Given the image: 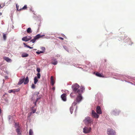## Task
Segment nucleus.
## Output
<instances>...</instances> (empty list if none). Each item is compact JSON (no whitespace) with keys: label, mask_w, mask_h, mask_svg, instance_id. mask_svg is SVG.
I'll list each match as a JSON object with an SVG mask.
<instances>
[{"label":"nucleus","mask_w":135,"mask_h":135,"mask_svg":"<svg viewBox=\"0 0 135 135\" xmlns=\"http://www.w3.org/2000/svg\"><path fill=\"white\" fill-rule=\"evenodd\" d=\"M79 85L77 83L75 84L72 85V88L74 92V93H78L79 95L81 94L82 93L83 90L84 89L83 88L82 90H80L79 89Z\"/></svg>","instance_id":"nucleus-1"},{"label":"nucleus","mask_w":135,"mask_h":135,"mask_svg":"<svg viewBox=\"0 0 135 135\" xmlns=\"http://www.w3.org/2000/svg\"><path fill=\"white\" fill-rule=\"evenodd\" d=\"M92 121V119H91L90 117H86L84 120L85 124L86 125L91 123Z\"/></svg>","instance_id":"nucleus-2"},{"label":"nucleus","mask_w":135,"mask_h":135,"mask_svg":"<svg viewBox=\"0 0 135 135\" xmlns=\"http://www.w3.org/2000/svg\"><path fill=\"white\" fill-rule=\"evenodd\" d=\"M108 135H115V132L113 129L108 128L107 130Z\"/></svg>","instance_id":"nucleus-3"},{"label":"nucleus","mask_w":135,"mask_h":135,"mask_svg":"<svg viewBox=\"0 0 135 135\" xmlns=\"http://www.w3.org/2000/svg\"><path fill=\"white\" fill-rule=\"evenodd\" d=\"M91 129L90 127H85L83 129V132L85 134L89 133Z\"/></svg>","instance_id":"nucleus-4"},{"label":"nucleus","mask_w":135,"mask_h":135,"mask_svg":"<svg viewBox=\"0 0 135 135\" xmlns=\"http://www.w3.org/2000/svg\"><path fill=\"white\" fill-rule=\"evenodd\" d=\"M44 36V35H40L39 34H38L34 38L31 40V42H32L33 43H34L37 40L39 39L40 38L42 37L43 36Z\"/></svg>","instance_id":"nucleus-5"},{"label":"nucleus","mask_w":135,"mask_h":135,"mask_svg":"<svg viewBox=\"0 0 135 135\" xmlns=\"http://www.w3.org/2000/svg\"><path fill=\"white\" fill-rule=\"evenodd\" d=\"M82 99V97L81 94L79 95H78L76 98V101L77 103L80 102Z\"/></svg>","instance_id":"nucleus-6"},{"label":"nucleus","mask_w":135,"mask_h":135,"mask_svg":"<svg viewBox=\"0 0 135 135\" xmlns=\"http://www.w3.org/2000/svg\"><path fill=\"white\" fill-rule=\"evenodd\" d=\"M91 113L92 116L94 118H98L99 117V115L97 114L95 112L94 110H92L91 111Z\"/></svg>","instance_id":"nucleus-7"},{"label":"nucleus","mask_w":135,"mask_h":135,"mask_svg":"<svg viewBox=\"0 0 135 135\" xmlns=\"http://www.w3.org/2000/svg\"><path fill=\"white\" fill-rule=\"evenodd\" d=\"M96 112L97 113L99 114L102 113V112L100 107L99 106H97L96 108Z\"/></svg>","instance_id":"nucleus-8"},{"label":"nucleus","mask_w":135,"mask_h":135,"mask_svg":"<svg viewBox=\"0 0 135 135\" xmlns=\"http://www.w3.org/2000/svg\"><path fill=\"white\" fill-rule=\"evenodd\" d=\"M66 94L65 93H64L61 95V99L62 100L64 101H66Z\"/></svg>","instance_id":"nucleus-9"},{"label":"nucleus","mask_w":135,"mask_h":135,"mask_svg":"<svg viewBox=\"0 0 135 135\" xmlns=\"http://www.w3.org/2000/svg\"><path fill=\"white\" fill-rule=\"evenodd\" d=\"M25 80V77H24L22 79H20L18 82V85H21L24 82Z\"/></svg>","instance_id":"nucleus-10"},{"label":"nucleus","mask_w":135,"mask_h":135,"mask_svg":"<svg viewBox=\"0 0 135 135\" xmlns=\"http://www.w3.org/2000/svg\"><path fill=\"white\" fill-rule=\"evenodd\" d=\"M3 59L8 62H10L11 61V59L8 57H3Z\"/></svg>","instance_id":"nucleus-11"},{"label":"nucleus","mask_w":135,"mask_h":135,"mask_svg":"<svg viewBox=\"0 0 135 135\" xmlns=\"http://www.w3.org/2000/svg\"><path fill=\"white\" fill-rule=\"evenodd\" d=\"M51 83L52 86L54 85L55 83L53 77L52 76L51 77Z\"/></svg>","instance_id":"nucleus-12"},{"label":"nucleus","mask_w":135,"mask_h":135,"mask_svg":"<svg viewBox=\"0 0 135 135\" xmlns=\"http://www.w3.org/2000/svg\"><path fill=\"white\" fill-rule=\"evenodd\" d=\"M29 80L28 76L25 79V80H24V84H27L29 82Z\"/></svg>","instance_id":"nucleus-13"},{"label":"nucleus","mask_w":135,"mask_h":135,"mask_svg":"<svg viewBox=\"0 0 135 135\" xmlns=\"http://www.w3.org/2000/svg\"><path fill=\"white\" fill-rule=\"evenodd\" d=\"M28 56V54L25 53H23L22 54L21 56L23 57H26Z\"/></svg>","instance_id":"nucleus-14"},{"label":"nucleus","mask_w":135,"mask_h":135,"mask_svg":"<svg viewBox=\"0 0 135 135\" xmlns=\"http://www.w3.org/2000/svg\"><path fill=\"white\" fill-rule=\"evenodd\" d=\"M95 74L96 76L99 77L103 78L104 77L103 75H102L101 74L99 73L98 72H97Z\"/></svg>","instance_id":"nucleus-15"},{"label":"nucleus","mask_w":135,"mask_h":135,"mask_svg":"<svg viewBox=\"0 0 135 135\" xmlns=\"http://www.w3.org/2000/svg\"><path fill=\"white\" fill-rule=\"evenodd\" d=\"M27 32L28 33H31L32 32L31 28L30 27L28 28L27 30Z\"/></svg>","instance_id":"nucleus-16"},{"label":"nucleus","mask_w":135,"mask_h":135,"mask_svg":"<svg viewBox=\"0 0 135 135\" xmlns=\"http://www.w3.org/2000/svg\"><path fill=\"white\" fill-rule=\"evenodd\" d=\"M28 38L27 36H25L22 38V40L23 41H28Z\"/></svg>","instance_id":"nucleus-17"},{"label":"nucleus","mask_w":135,"mask_h":135,"mask_svg":"<svg viewBox=\"0 0 135 135\" xmlns=\"http://www.w3.org/2000/svg\"><path fill=\"white\" fill-rule=\"evenodd\" d=\"M16 131L18 134L19 135H21V134L20 132V129L19 128H17L16 130Z\"/></svg>","instance_id":"nucleus-18"},{"label":"nucleus","mask_w":135,"mask_h":135,"mask_svg":"<svg viewBox=\"0 0 135 135\" xmlns=\"http://www.w3.org/2000/svg\"><path fill=\"white\" fill-rule=\"evenodd\" d=\"M27 8V5H25L22 8H20V10H21V11L22 10H25Z\"/></svg>","instance_id":"nucleus-19"},{"label":"nucleus","mask_w":135,"mask_h":135,"mask_svg":"<svg viewBox=\"0 0 135 135\" xmlns=\"http://www.w3.org/2000/svg\"><path fill=\"white\" fill-rule=\"evenodd\" d=\"M34 84H36L38 81V80L37 79V77H36V76L34 78Z\"/></svg>","instance_id":"nucleus-20"},{"label":"nucleus","mask_w":135,"mask_h":135,"mask_svg":"<svg viewBox=\"0 0 135 135\" xmlns=\"http://www.w3.org/2000/svg\"><path fill=\"white\" fill-rule=\"evenodd\" d=\"M51 63L52 64L56 65L57 64V62L56 60H54V61L52 60V61Z\"/></svg>","instance_id":"nucleus-21"},{"label":"nucleus","mask_w":135,"mask_h":135,"mask_svg":"<svg viewBox=\"0 0 135 135\" xmlns=\"http://www.w3.org/2000/svg\"><path fill=\"white\" fill-rule=\"evenodd\" d=\"M8 92L9 93H11L12 92H13L14 93H15V89L9 90L8 91Z\"/></svg>","instance_id":"nucleus-22"},{"label":"nucleus","mask_w":135,"mask_h":135,"mask_svg":"<svg viewBox=\"0 0 135 135\" xmlns=\"http://www.w3.org/2000/svg\"><path fill=\"white\" fill-rule=\"evenodd\" d=\"M70 110L71 113L72 114L73 111V106H71L70 108Z\"/></svg>","instance_id":"nucleus-23"},{"label":"nucleus","mask_w":135,"mask_h":135,"mask_svg":"<svg viewBox=\"0 0 135 135\" xmlns=\"http://www.w3.org/2000/svg\"><path fill=\"white\" fill-rule=\"evenodd\" d=\"M3 39L4 40H5L6 39L7 36L4 33H3Z\"/></svg>","instance_id":"nucleus-24"},{"label":"nucleus","mask_w":135,"mask_h":135,"mask_svg":"<svg viewBox=\"0 0 135 135\" xmlns=\"http://www.w3.org/2000/svg\"><path fill=\"white\" fill-rule=\"evenodd\" d=\"M29 135H33V132L32 130L30 129L29 132Z\"/></svg>","instance_id":"nucleus-25"},{"label":"nucleus","mask_w":135,"mask_h":135,"mask_svg":"<svg viewBox=\"0 0 135 135\" xmlns=\"http://www.w3.org/2000/svg\"><path fill=\"white\" fill-rule=\"evenodd\" d=\"M19 6L17 4H16V8H17V11H21V10H20V9L19 8Z\"/></svg>","instance_id":"nucleus-26"},{"label":"nucleus","mask_w":135,"mask_h":135,"mask_svg":"<svg viewBox=\"0 0 135 135\" xmlns=\"http://www.w3.org/2000/svg\"><path fill=\"white\" fill-rule=\"evenodd\" d=\"M77 102H76H76L75 101L74 102L72 103V106H75L76 104H77Z\"/></svg>","instance_id":"nucleus-27"},{"label":"nucleus","mask_w":135,"mask_h":135,"mask_svg":"<svg viewBox=\"0 0 135 135\" xmlns=\"http://www.w3.org/2000/svg\"><path fill=\"white\" fill-rule=\"evenodd\" d=\"M36 52L37 54H39L41 53H43L44 52V51H36Z\"/></svg>","instance_id":"nucleus-28"},{"label":"nucleus","mask_w":135,"mask_h":135,"mask_svg":"<svg viewBox=\"0 0 135 135\" xmlns=\"http://www.w3.org/2000/svg\"><path fill=\"white\" fill-rule=\"evenodd\" d=\"M37 78H38V79H40V78L41 75L40 73H38L37 74Z\"/></svg>","instance_id":"nucleus-29"},{"label":"nucleus","mask_w":135,"mask_h":135,"mask_svg":"<svg viewBox=\"0 0 135 135\" xmlns=\"http://www.w3.org/2000/svg\"><path fill=\"white\" fill-rule=\"evenodd\" d=\"M36 110L35 109H32V112L30 113L31 114H32L36 112Z\"/></svg>","instance_id":"nucleus-30"},{"label":"nucleus","mask_w":135,"mask_h":135,"mask_svg":"<svg viewBox=\"0 0 135 135\" xmlns=\"http://www.w3.org/2000/svg\"><path fill=\"white\" fill-rule=\"evenodd\" d=\"M117 112H117V110H114L113 111V113H114L115 115L117 114Z\"/></svg>","instance_id":"nucleus-31"},{"label":"nucleus","mask_w":135,"mask_h":135,"mask_svg":"<svg viewBox=\"0 0 135 135\" xmlns=\"http://www.w3.org/2000/svg\"><path fill=\"white\" fill-rule=\"evenodd\" d=\"M31 88L33 89H35V85L33 84H32L31 85Z\"/></svg>","instance_id":"nucleus-32"},{"label":"nucleus","mask_w":135,"mask_h":135,"mask_svg":"<svg viewBox=\"0 0 135 135\" xmlns=\"http://www.w3.org/2000/svg\"><path fill=\"white\" fill-rule=\"evenodd\" d=\"M24 44L25 45H26V47H27L28 48L30 49H32L33 48V47H31L30 46H28V45H26V44L25 43H24Z\"/></svg>","instance_id":"nucleus-33"},{"label":"nucleus","mask_w":135,"mask_h":135,"mask_svg":"<svg viewBox=\"0 0 135 135\" xmlns=\"http://www.w3.org/2000/svg\"><path fill=\"white\" fill-rule=\"evenodd\" d=\"M73 93H74H74H73V92H72L70 94V96H71V98H73L74 97V95H73Z\"/></svg>","instance_id":"nucleus-34"},{"label":"nucleus","mask_w":135,"mask_h":135,"mask_svg":"<svg viewBox=\"0 0 135 135\" xmlns=\"http://www.w3.org/2000/svg\"><path fill=\"white\" fill-rule=\"evenodd\" d=\"M37 71L38 73H40V68H38L37 69Z\"/></svg>","instance_id":"nucleus-35"},{"label":"nucleus","mask_w":135,"mask_h":135,"mask_svg":"<svg viewBox=\"0 0 135 135\" xmlns=\"http://www.w3.org/2000/svg\"><path fill=\"white\" fill-rule=\"evenodd\" d=\"M41 49L43 50L42 51L44 52L45 50V48L44 47H41Z\"/></svg>","instance_id":"nucleus-36"},{"label":"nucleus","mask_w":135,"mask_h":135,"mask_svg":"<svg viewBox=\"0 0 135 135\" xmlns=\"http://www.w3.org/2000/svg\"><path fill=\"white\" fill-rule=\"evenodd\" d=\"M2 5V6L0 4V8H2L3 7H4L5 6V4H3V5Z\"/></svg>","instance_id":"nucleus-37"},{"label":"nucleus","mask_w":135,"mask_h":135,"mask_svg":"<svg viewBox=\"0 0 135 135\" xmlns=\"http://www.w3.org/2000/svg\"><path fill=\"white\" fill-rule=\"evenodd\" d=\"M28 41L31 40L32 39V37L31 36H29L28 37Z\"/></svg>","instance_id":"nucleus-38"},{"label":"nucleus","mask_w":135,"mask_h":135,"mask_svg":"<svg viewBox=\"0 0 135 135\" xmlns=\"http://www.w3.org/2000/svg\"><path fill=\"white\" fill-rule=\"evenodd\" d=\"M20 89H15V92H18L19 91Z\"/></svg>","instance_id":"nucleus-39"},{"label":"nucleus","mask_w":135,"mask_h":135,"mask_svg":"<svg viewBox=\"0 0 135 135\" xmlns=\"http://www.w3.org/2000/svg\"><path fill=\"white\" fill-rule=\"evenodd\" d=\"M39 99V98H37V100H36V101L35 102V105H36V102H37V100Z\"/></svg>","instance_id":"nucleus-40"},{"label":"nucleus","mask_w":135,"mask_h":135,"mask_svg":"<svg viewBox=\"0 0 135 135\" xmlns=\"http://www.w3.org/2000/svg\"><path fill=\"white\" fill-rule=\"evenodd\" d=\"M58 38L61 40H64V38H63L61 37H58Z\"/></svg>","instance_id":"nucleus-41"},{"label":"nucleus","mask_w":135,"mask_h":135,"mask_svg":"<svg viewBox=\"0 0 135 135\" xmlns=\"http://www.w3.org/2000/svg\"><path fill=\"white\" fill-rule=\"evenodd\" d=\"M52 90L53 91H54L55 90V88L54 87H53L52 88Z\"/></svg>","instance_id":"nucleus-42"},{"label":"nucleus","mask_w":135,"mask_h":135,"mask_svg":"<svg viewBox=\"0 0 135 135\" xmlns=\"http://www.w3.org/2000/svg\"><path fill=\"white\" fill-rule=\"evenodd\" d=\"M1 109L0 108V114H1Z\"/></svg>","instance_id":"nucleus-43"},{"label":"nucleus","mask_w":135,"mask_h":135,"mask_svg":"<svg viewBox=\"0 0 135 135\" xmlns=\"http://www.w3.org/2000/svg\"><path fill=\"white\" fill-rule=\"evenodd\" d=\"M2 15V13L1 12H0V16H1Z\"/></svg>","instance_id":"nucleus-44"},{"label":"nucleus","mask_w":135,"mask_h":135,"mask_svg":"<svg viewBox=\"0 0 135 135\" xmlns=\"http://www.w3.org/2000/svg\"><path fill=\"white\" fill-rule=\"evenodd\" d=\"M10 117H9V119H10Z\"/></svg>","instance_id":"nucleus-45"}]
</instances>
